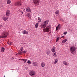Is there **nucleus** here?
Segmentation results:
<instances>
[{
	"instance_id": "17",
	"label": "nucleus",
	"mask_w": 77,
	"mask_h": 77,
	"mask_svg": "<svg viewBox=\"0 0 77 77\" xmlns=\"http://www.w3.org/2000/svg\"><path fill=\"white\" fill-rule=\"evenodd\" d=\"M52 55L54 57H57V54H56V52H54L52 54Z\"/></svg>"
},
{
	"instance_id": "9",
	"label": "nucleus",
	"mask_w": 77,
	"mask_h": 77,
	"mask_svg": "<svg viewBox=\"0 0 77 77\" xmlns=\"http://www.w3.org/2000/svg\"><path fill=\"white\" fill-rule=\"evenodd\" d=\"M33 2L35 4H38V3H39V0H34Z\"/></svg>"
},
{
	"instance_id": "8",
	"label": "nucleus",
	"mask_w": 77,
	"mask_h": 77,
	"mask_svg": "<svg viewBox=\"0 0 77 77\" xmlns=\"http://www.w3.org/2000/svg\"><path fill=\"white\" fill-rule=\"evenodd\" d=\"M2 19L4 21H6L8 19V17H2Z\"/></svg>"
},
{
	"instance_id": "7",
	"label": "nucleus",
	"mask_w": 77,
	"mask_h": 77,
	"mask_svg": "<svg viewBox=\"0 0 77 77\" xmlns=\"http://www.w3.org/2000/svg\"><path fill=\"white\" fill-rule=\"evenodd\" d=\"M49 22V20H47L46 21H44L43 22L44 24L46 26L47 24H48V22Z\"/></svg>"
},
{
	"instance_id": "1",
	"label": "nucleus",
	"mask_w": 77,
	"mask_h": 77,
	"mask_svg": "<svg viewBox=\"0 0 77 77\" xmlns=\"http://www.w3.org/2000/svg\"><path fill=\"white\" fill-rule=\"evenodd\" d=\"M8 35V32L6 31H3L2 32V35L0 36L1 38H6Z\"/></svg>"
},
{
	"instance_id": "33",
	"label": "nucleus",
	"mask_w": 77,
	"mask_h": 77,
	"mask_svg": "<svg viewBox=\"0 0 77 77\" xmlns=\"http://www.w3.org/2000/svg\"><path fill=\"white\" fill-rule=\"evenodd\" d=\"M59 37H58L57 38L56 42H57L59 40Z\"/></svg>"
},
{
	"instance_id": "2",
	"label": "nucleus",
	"mask_w": 77,
	"mask_h": 77,
	"mask_svg": "<svg viewBox=\"0 0 77 77\" xmlns=\"http://www.w3.org/2000/svg\"><path fill=\"white\" fill-rule=\"evenodd\" d=\"M51 28V27H50V26H48L43 29V32H48L50 31V30Z\"/></svg>"
},
{
	"instance_id": "6",
	"label": "nucleus",
	"mask_w": 77,
	"mask_h": 77,
	"mask_svg": "<svg viewBox=\"0 0 77 77\" xmlns=\"http://www.w3.org/2000/svg\"><path fill=\"white\" fill-rule=\"evenodd\" d=\"M32 64L34 66H38V63L36 62H33Z\"/></svg>"
},
{
	"instance_id": "31",
	"label": "nucleus",
	"mask_w": 77,
	"mask_h": 77,
	"mask_svg": "<svg viewBox=\"0 0 77 77\" xmlns=\"http://www.w3.org/2000/svg\"><path fill=\"white\" fill-rule=\"evenodd\" d=\"M38 22H41V18H40V17H38Z\"/></svg>"
},
{
	"instance_id": "38",
	"label": "nucleus",
	"mask_w": 77,
	"mask_h": 77,
	"mask_svg": "<svg viewBox=\"0 0 77 77\" xmlns=\"http://www.w3.org/2000/svg\"><path fill=\"white\" fill-rule=\"evenodd\" d=\"M14 57H12V58H11V59H12V60H14Z\"/></svg>"
},
{
	"instance_id": "3",
	"label": "nucleus",
	"mask_w": 77,
	"mask_h": 77,
	"mask_svg": "<svg viewBox=\"0 0 77 77\" xmlns=\"http://www.w3.org/2000/svg\"><path fill=\"white\" fill-rule=\"evenodd\" d=\"M70 50L71 53L72 54L73 53L72 52H74L75 51V48L74 46H72L70 48Z\"/></svg>"
},
{
	"instance_id": "30",
	"label": "nucleus",
	"mask_w": 77,
	"mask_h": 77,
	"mask_svg": "<svg viewBox=\"0 0 77 77\" xmlns=\"http://www.w3.org/2000/svg\"><path fill=\"white\" fill-rule=\"evenodd\" d=\"M23 61H24V63H26V62L27 61V59H23Z\"/></svg>"
},
{
	"instance_id": "20",
	"label": "nucleus",
	"mask_w": 77,
	"mask_h": 77,
	"mask_svg": "<svg viewBox=\"0 0 77 77\" xmlns=\"http://www.w3.org/2000/svg\"><path fill=\"white\" fill-rule=\"evenodd\" d=\"M26 16L27 17H29V18H31V16L30 15V14L29 13H28L26 14Z\"/></svg>"
},
{
	"instance_id": "29",
	"label": "nucleus",
	"mask_w": 77,
	"mask_h": 77,
	"mask_svg": "<svg viewBox=\"0 0 77 77\" xmlns=\"http://www.w3.org/2000/svg\"><path fill=\"white\" fill-rule=\"evenodd\" d=\"M8 44L9 45H12V42H8Z\"/></svg>"
},
{
	"instance_id": "36",
	"label": "nucleus",
	"mask_w": 77,
	"mask_h": 77,
	"mask_svg": "<svg viewBox=\"0 0 77 77\" xmlns=\"http://www.w3.org/2000/svg\"><path fill=\"white\" fill-rule=\"evenodd\" d=\"M2 25H0V29L2 28Z\"/></svg>"
},
{
	"instance_id": "23",
	"label": "nucleus",
	"mask_w": 77,
	"mask_h": 77,
	"mask_svg": "<svg viewBox=\"0 0 77 77\" xmlns=\"http://www.w3.org/2000/svg\"><path fill=\"white\" fill-rule=\"evenodd\" d=\"M67 41V39H65L62 42V44H63V43H65Z\"/></svg>"
},
{
	"instance_id": "35",
	"label": "nucleus",
	"mask_w": 77,
	"mask_h": 77,
	"mask_svg": "<svg viewBox=\"0 0 77 77\" xmlns=\"http://www.w3.org/2000/svg\"><path fill=\"white\" fill-rule=\"evenodd\" d=\"M66 33H67V32H65L64 33V35H66Z\"/></svg>"
},
{
	"instance_id": "32",
	"label": "nucleus",
	"mask_w": 77,
	"mask_h": 77,
	"mask_svg": "<svg viewBox=\"0 0 77 77\" xmlns=\"http://www.w3.org/2000/svg\"><path fill=\"white\" fill-rule=\"evenodd\" d=\"M46 54L47 55H49V54H50V51H47L46 52Z\"/></svg>"
},
{
	"instance_id": "26",
	"label": "nucleus",
	"mask_w": 77,
	"mask_h": 77,
	"mask_svg": "<svg viewBox=\"0 0 77 77\" xmlns=\"http://www.w3.org/2000/svg\"><path fill=\"white\" fill-rule=\"evenodd\" d=\"M59 11H57L55 12V13L56 14H59Z\"/></svg>"
},
{
	"instance_id": "19",
	"label": "nucleus",
	"mask_w": 77,
	"mask_h": 77,
	"mask_svg": "<svg viewBox=\"0 0 77 77\" xmlns=\"http://www.w3.org/2000/svg\"><path fill=\"white\" fill-rule=\"evenodd\" d=\"M23 34H26V35H27L28 34V32L26 31V30H24L23 32Z\"/></svg>"
},
{
	"instance_id": "11",
	"label": "nucleus",
	"mask_w": 77,
	"mask_h": 77,
	"mask_svg": "<svg viewBox=\"0 0 77 77\" xmlns=\"http://www.w3.org/2000/svg\"><path fill=\"white\" fill-rule=\"evenodd\" d=\"M40 26L41 28H45V27H47V26L43 24H41L40 25Z\"/></svg>"
},
{
	"instance_id": "22",
	"label": "nucleus",
	"mask_w": 77,
	"mask_h": 77,
	"mask_svg": "<svg viewBox=\"0 0 77 77\" xmlns=\"http://www.w3.org/2000/svg\"><path fill=\"white\" fill-rule=\"evenodd\" d=\"M63 64L65 65H68V63L66 61H63Z\"/></svg>"
},
{
	"instance_id": "15",
	"label": "nucleus",
	"mask_w": 77,
	"mask_h": 77,
	"mask_svg": "<svg viewBox=\"0 0 77 77\" xmlns=\"http://www.w3.org/2000/svg\"><path fill=\"white\" fill-rule=\"evenodd\" d=\"M45 63L44 62H42L41 64V66L42 67H44L45 66Z\"/></svg>"
},
{
	"instance_id": "37",
	"label": "nucleus",
	"mask_w": 77,
	"mask_h": 77,
	"mask_svg": "<svg viewBox=\"0 0 77 77\" xmlns=\"http://www.w3.org/2000/svg\"><path fill=\"white\" fill-rule=\"evenodd\" d=\"M23 59H19V60H23Z\"/></svg>"
},
{
	"instance_id": "14",
	"label": "nucleus",
	"mask_w": 77,
	"mask_h": 77,
	"mask_svg": "<svg viewBox=\"0 0 77 77\" xmlns=\"http://www.w3.org/2000/svg\"><path fill=\"white\" fill-rule=\"evenodd\" d=\"M56 48L55 47H53L51 49V51L53 53H54L56 52V50H55Z\"/></svg>"
},
{
	"instance_id": "24",
	"label": "nucleus",
	"mask_w": 77,
	"mask_h": 77,
	"mask_svg": "<svg viewBox=\"0 0 77 77\" xmlns=\"http://www.w3.org/2000/svg\"><path fill=\"white\" fill-rule=\"evenodd\" d=\"M58 62V60L57 59H56L55 60V62H54V64H56Z\"/></svg>"
},
{
	"instance_id": "13",
	"label": "nucleus",
	"mask_w": 77,
	"mask_h": 77,
	"mask_svg": "<svg viewBox=\"0 0 77 77\" xmlns=\"http://www.w3.org/2000/svg\"><path fill=\"white\" fill-rule=\"evenodd\" d=\"M26 11L28 12H31V9H30V8H27L26 9Z\"/></svg>"
},
{
	"instance_id": "5",
	"label": "nucleus",
	"mask_w": 77,
	"mask_h": 77,
	"mask_svg": "<svg viewBox=\"0 0 77 77\" xmlns=\"http://www.w3.org/2000/svg\"><path fill=\"white\" fill-rule=\"evenodd\" d=\"M29 75L31 76L34 75H35V71H32L29 73Z\"/></svg>"
},
{
	"instance_id": "16",
	"label": "nucleus",
	"mask_w": 77,
	"mask_h": 77,
	"mask_svg": "<svg viewBox=\"0 0 77 77\" xmlns=\"http://www.w3.org/2000/svg\"><path fill=\"white\" fill-rule=\"evenodd\" d=\"M26 52H27V51H20L19 52V54H21V53H23L24 54H25V53H26Z\"/></svg>"
},
{
	"instance_id": "10",
	"label": "nucleus",
	"mask_w": 77,
	"mask_h": 77,
	"mask_svg": "<svg viewBox=\"0 0 77 77\" xmlns=\"http://www.w3.org/2000/svg\"><path fill=\"white\" fill-rule=\"evenodd\" d=\"M10 15V11L9 10H7L6 11V16H9Z\"/></svg>"
},
{
	"instance_id": "4",
	"label": "nucleus",
	"mask_w": 77,
	"mask_h": 77,
	"mask_svg": "<svg viewBox=\"0 0 77 77\" xmlns=\"http://www.w3.org/2000/svg\"><path fill=\"white\" fill-rule=\"evenodd\" d=\"M21 5V2L20 1H18L14 3V5L17 6H20Z\"/></svg>"
},
{
	"instance_id": "41",
	"label": "nucleus",
	"mask_w": 77,
	"mask_h": 77,
	"mask_svg": "<svg viewBox=\"0 0 77 77\" xmlns=\"http://www.w3.org/2000/svg\"><path fill=\"white\" fill-rule=\"evenodd\" d=\"M13 71H14V70H13V71H12V72H13Z\"/></svg>"
},
{
	"instance_id": "28",
	"label": "nucleus",
	"mask_w": 77,
	"mask_h": 77,
	"mask_svg": "<svg viewBox=\"0 0 77 77\" xmlns=\"http://www.w3.org/2000/svg\"><path fill=\"white\" fill-rule=\"evenodd\" d=\"M27 63L28 65H30V64H31V62L29 60H28Z\"/></svg>"
},
{
	"instance_id": "34",
	"label": "nucleus",
	"mask_w": 77,
	"mask_h": 77,
	"mask_svg": "<svg viewBox=\"0 0 77 77\" xmlns=\"http://www.w3.org/2000/svg\"><path fill=\"white\" fill-rule=\"evenodd\" d=\"M23 49V48H21V49H20V51H23V50H22Z\"/></svg>"
},
{
	"instance_id": "25",
	"label": "nucleus",
	"mask_w": 77,
	"mask_h": 77,
	"mask_svg": "<svg viewBox=\"0 0 77 77\" xmlns=\"http://www.w3.org/2000/svg\"><path fill=\"white\" fill-rule=\"evenodd\" d=\"M35 28H38V23L35 24Z\"/></svg>"
},
{
	"instance_id": "40",
	"label": "nucleus",
	"mask_w": 77,
	"mask_h": 77,
	"mask_svg": "<svg viewBox=\"0 0 77 77\" xmlns=\"http://www.w3.org/2000/svg\"><path fill=\"white\" fill-rule=\"evenodd\" d=\"M5 77V75H4V77Z\"/></svg>"
},
{
	"instance_id": "18",
	"label": "nucleus",
	"mask_w": 77,
	"mask_h": 77,
	"mask_svg": "<svg viewBox=\"0 0 77 77\" xmlns=\"http://www.w3.org/2000/svg\"><path fill=\"white\" fill-rule=\"evenodd\" d=\"M11 3V1L10 0H7V4L8 5H9V4H10Z\"/></svg>"
},
{
	"instance_id": "39",
	"label": "nucleus",
	"mask_w": 77,
	"mask_h": 77,
	"mask_svg": "<svg viewBox=\"0 0 77 77\" xmlns=\"http://www.w3.org/2000/svg\"><path fill=\"white\" fill-rule=\"evenodd\" d=\"M63 37H64V36H62V37H61L60 38H63Z\"/></svg>"
},
{
	"instance_id": "12",
	"label": "nucleus",
	"mask_w": 77,
	"mask_h": 77,
	"mask_svg": "<svg viewBox=\"0 0 77 77\" xmlns=\"http://www.w3.org/2000/svg\"><path fill=\"white\" fill-rule=\"evenodd\" d=\"M60 25L59 24L56 27V30H57L58 29H60Z\"/></svg>"
},
{
	"instance_id": "21",
	"label": "nucleus",
	"mask_w": 77,
	"mask_h": 77,
	"mask_svg": "<svg viewBox=\"0 0 77 77\" xmlns=\"http://www.w3.org/2000/svg\"><path fill=\"white\" fill-rule=\"evenodd\" d=\"M1 49V52H2V53H3L4 52V51H5V49L4 48H2Z\"/></svg>"
},
{
	"instance_id": "27",
	"label": "nucleus",
	"mask_w": 77,
	"mask_h": 77,
	"mask_svg": "<svg viewBox=\"0 0 77 77\" xmlns=\"http://www.w3.org/2000/svg\"><path fill=\"white\" fill-rule=\"evenodd\" d=\"M18 12L20 13V14H23V12H22L21 11H20V10H18Z\"/></svg>"
}]
</instances>
